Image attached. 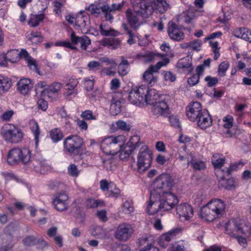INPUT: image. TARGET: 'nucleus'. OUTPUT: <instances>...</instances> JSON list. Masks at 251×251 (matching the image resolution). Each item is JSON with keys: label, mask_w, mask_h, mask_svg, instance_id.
Wrapping results in <instances>:
<instances>
[{"label": "nucleus", "mask_w": 251, "mask_h": 251, "mask_svg": "<svg viewBox=\"0 0 251 251\" xmlns=\"http://www.w3.org/2000/svg\"><path fill=\"white\" fill-rule=\"evenodd\" d=\"M128 100L132 104L140 107L146 104L152 105L155 115H165L168 113L171 98L168 95H159L156 90L141 85L131 89Z\"/></svg>", "instance_id": "f257e3e1"}, {"label": "nucleus", "mask_w": 251, "mask_h": 251, "mask_svg": "<svg viewBox=\"0 0 251 251\" xmlns=\"http://www.w3.org/2000/svg\"><path fill=\"white\" fill-rule=\"evenodd\" d=\"M126 137L124 135H111L104 138H100L99 143L100 149L106 154L115 155L119 152L121 160L128 158L133 151L131 149H126Z\"/></svg>", "instance_id": "f03ea898"}, {"label": "nucleus", "mask_w": 251, "mask_h": 251, "mask_svg": "<svg viewBox=\"0 0 251 251\" xmlns=\"http://www.w3.org/2000/svg\"><path fill=\"white\" fill-rule=\"evenodd\" d=\"M130 2L136 11L127 9L126 14L128 23L134 29L140 25L139 15L146 18L151 15L154 10L153 3L151 0H130Z\"/></svg>", "instance_id": "7ed1b4c3"}, {"label": "nucleus", "mask_w": 251, "mask_h": 251, "mask_svg": "<svg viewBox=\"0 0 251 251\" xmlns=\"http://www.w3.org/2000/svg\"><path fill=\"white\" fill-rule=\"evenodd\" d=\"M225 204L220 199H213L203 206L201 211V217L207 222H213L222 217L225 213Z\"/></svg>", "instance_id": "20e7f679"}, {"label": "nucleus", "mask_w": 251, "mask_h": 251, "mask_svg": "<svg viewBox=\"0 0 251 251\" xmlns=\"http://www.w3.org/2000/svg\"><path fill=\"white\" fill-rule=\"evenodd\" d=\"M31 156V151L28 147L14 148L8 151L7 162L11 166L17 165L21 162L26 165L30 162Z\"/></svg>", "instance_id": "39448f33"}, {"label": "nucleus", "mask_w": 251, "mask_h": 251, "mask_svg": "<svg viewBox=\"0 0 251 251\" xmlns=\"http://www.w3.org/2000/svg\"><path fill=\"white\" fill-rule=\"evenodd\" d=\"M0 135L6 142L17 144L23 140L24 134L22 130L15 125L5 124L1 128Z\"/></svg>", "instance_id": "423d86ee"}, {"label": "nucleus", "mask_w": 251, "mask_h": 251, "mask_svg": "<svg viewBox=\"0 0 251 251\" xmlns=\"http://www.w3.org/2000/svg\"><path fill=\"white\" fill-rule=\"evenodd\" d=\"M173 179L168 174H162L156 178L152 184L153 190L158 192L170 191L173 186Z\"/></svg>", "instance_id": "0eeeda50"}, {"label": "nucleus", "mask_w": 251, "mask_h": 251, "mask_svg": "<svg viewBox=\"0 0 251 251\" xmlns=\"http://www.w3.org/2000/svg\"><path fill=\"white\" fill-rule=\"evenodd\" d=\"M158 193L159 194V201L163 211L170 210L178 203V200L177 196L170 191Z\"/></svg>", "instance_id": "6e6552de"}, {"label": "nucleus", "mask_w": 251, "mask_h": 251, "mask_svg": "<svg viewBox=\"0 0 251 251\" xmlns=\"http://www.w3.org/2000/svg\"><path fill=\"white\" fill-rule=\"evenodd\" d=\"M169 62V58L165 57L156 65L151 66L143 74V79L145 82L151 86L154 85L157 80L156 77L153 75V73L157 72L162 67L165 66Z\"/></svg>", "instance_id": "1a4fd4ad"}, {"label": "nucleus", "mask_w": 251, "mask_h": 251, "mask_svg": "<svg viewBox=\"0 0 251 251\" xmlns=\"http://www.w3.org/2000/svg\"><path fill=\"white\" fill-rule=\"evenodd\" d=\"M82 139L77 135H71L67 137L64 141V150L71 154L78 153L82 145Z\"/></svg>", "instance_id": "9d476101"}, {"label": "nucleus", "mask_w": 251, "mask_h": 251, "mask_svg": "<svg viewBox=\"0 0 251 251\" xmlns=\"http://www.w3.org/2000/svg\"><path fill=\"white\" fill-rule=\"evenodd\" d=\"M152 161L151 153L146 146L141 147L138 154L137 166L141 171H145L151 166Z\"/></svg>", "instance_id": "9b49d317"}, {"label": "nucleus", "mask_w": 251, "mask_h": 251, "mask_svg": "<svg viewBox=\"0 0 251 251\" xmlns=\"http://www.w3.org/2000/svg\"><path fill=\"white\" fill-rule=\"evenodd\" d=\"M182 231L181 228L176 227L162 234L157 240L158 245L163 248H166L169 246V243L175 239Z\"/></svg>", "instance_id": "f8f14e48"}, {"label": "nucleus", "mask_w": 251, "mask_h": 251, "mask_svg": "<svg viewBox=\"0 0 251 251\" xmlns=\"http://www.w3.org/2000/svg\"><path fill=\"white\" fill-rule=\"evenodd\" d=\"M159 194L156 190H151L150 201L147 204L146 210L150 215L157 213L159 210H163L159 201Z\"/></svg>", "instance_id": "ddd939ff"}, {"label": "nucleus", "mask_w": 251, "mask_h": 251, "mask_svg": "<svg viewBox=\"0 0 251 251\" xmlns=\"http://www.w3.org/2000/svg\"><path fill=\"white\" fill-rule=\"evenodd\" d=\"M176 211L181 222H190L194 216L192 207L187 203H182L178 205Z\"/></svg>", "instance_id": "4468645a"}, {"label": "nucleus", "mask_w": 251, "mask_h": 251, "mask_svg": "<svg viewBox=\"0 0 251 251\" xmlns=\"http://www.w3.org/2000/svg\"><path fill=\"white\" fill-rule=\"evenodd\" d=\"M133 232L134 229L131 225L124 223L117 227L115 237L119 240L126 241L131 237Z\"/></svg>", "instance_id": "2eb2a0df"}, {"label": "nucleus", "mask_w": 251, "mask_h": 251, "mask_svg": "<svg viewBox=\"0 0 251 251\" xmlns=\"http://www.w3.org/2000/svg\"><path fill=\"white\" fill-rule=\"evenodd\" d=\"M62 87V84L58 82H53L50 85H47V83L45 81L39 82L36 86L37 90H38L42 94H47L48 96L50 93H58Z\"/></svg>", "instance_id": "dca6fc26"}, {"label": "nucleus", "mask_w": 251, "mask_h": 251, "mask_svg": "<svg viewBox=\"0 0 251 251\" xmlns=\"http://www.w3.org/2000/svg\"><path fill=\"white\" fill-rule=\"evenodd\" d=\"M225 230L229 236H235L238 234L243 233V228L239 219H233L228 221L225 226Z\"/></svg>", "instance_id": "f3484780"}, {"label": "nucleus", "mask_w": 251, "mask_h": 251, "mask_svg": "<svg viewBox=\"0 0 251 251\" xmlns=\"http://www.w3.org/2000/svg\"><path fill=\"white\" fill-rule=\"evenodd\" d=\"M201 104L199 102H193L186 107V112L188 118L192 122L196 121L202 112Z\"/></svg>", "instance_id": "a211bd4d"}, {"label": "nucleus", "mask_w": 251, "mask_h": 251, "mask_svg": "<svg viewBox=\"0 0 251 251\" xmlns=\"http://www.w3.org/2000/svg\"><path fill=\"white\" fill-rule=\"evenodd\" d=\"M90 17L85 12L80 11L76 15V26L79 27L82 33H87L90 27Z\"/></svg>", "instance_id": "6ab92c4d"}, {"label": "nucleus", "mask_w": 251, "mask_h": 251, "mask_svg": "<svg viewBox=\"0 0 251 251\" xmlns=\"http://www.w3.org/2000/svg\"><path fill=\"white\" fill-rule=\"evenodd\" d=\"M68 197L64 193L56 194L52 201L53 204L55 209L59 211H62L67 209V201Z\"/></svg>", "instance_id": "aec40b11"}, {"label": "nucleus", "mask_w": 251, "mask_h": 251, "mask_svg": "<svg viewBox=\"0 0 251 251\" xmlns=\"http://www.w3.org/2000/svg\"><path fill=\"white\" fill-rule=\"evenodd\" d=\"M168 31L170 37L175 41H179L184 38L182 29L174 23H169Z\"/></svg>", "instance_id": "412c9836"}, {"label": "nucleus", "mask_w": 251, "mask_h": 251, "mask_svg": "<svg viewBox=\"0 0 251 251\" xmlns=\"http://www.w3.org/2000/svg\"><path fill=\"white\" fill-rule=\"evenodd\" d=\"M176 67L180 69V71L186 74H189L193 70V67L192 63L191 57H186L180 59L177 63Z\"/></svg>", "instance_id": "4be33fe9"}, {"label": "nucleus", "mask_w": 251, "mask_h": 251, "mask_svg": "<svg viewBox=\"0 0 251 251\" xmlns=\"http://www.w3.org/2000/svg\"><path fill=\"white\" fill-rule=\"evenodd\" d=\"M70 38L73 44L75 46L79 44L81 49L83 50H86L88 46L91 43V41L87 36H83L80 37L77 36L74 31H72Z\"/></svg>", "instance_id": "5701e85b"}, {"label": "nucleus", "mask_w": 251, "mask_h": 251, "mask_svg": "<svg viewBox=\"0 0 251 251\" xmlns=\"http://www.w3.org/2000/svg\"><path fill=\"white\" fill-rule=\"evenodd\" d=\"M198 125L201 128H206L212 125V119L207 110L203 109L199 116Z\"/></svg>", "instance_id": "b1692460"}, {"label": "nucleus", "mask_w": 251, "mask_h": 251, "mask_svg": "<svg viewBox=\"0 0 251 251\" xmlns=\"http://www.w3.org/2000/svg\"><path fill=\"white\" fill-rule=\"evenodd\" d=\"M78 84L76 79L70 78L66 84V92L65 96L67 99H71L75 97L77 93L75 87Z\"/></svg>", "instance_id": "393cba45"}, {"label": "nucleus", "mask_w": 251, "mask_h": 251, "mask_svg": "<svg viewBox=\"0 0 251 251\" xmlns=\"http://www.w3.org/2000/svg\"><path fill=\"white\" fill-rule=\"evenodd\" d=\"M33 85L31 80L27 78L21 79L17 83V90L24 95H27L32 89Z\"/></svg>", "instance_id": "a878e982"}, {"label": "nucleus", "mask_w": 251, "mask_h": 251, "mask_svg": "<svg viewBox=\"0 0 251 251\" xmlns=\"http://www.w3.org/2000/svg\"><path fill=\"white\" fill-rule=\"evenodd\" d=\"M29 165L31 169L41 174L45 173L46 170L48 168L46 162L42 159H33L31 160L29 163Z\"/></svg>", "instance_id": "bb28decb"}, {"label": "nucleus", "mask_w": 251, "mask_h": 251, "mask_svg": "<svg viewBox=\"0 0 251 251\" xmlns=\"http://www.w3.org/2000/svg\"><path fill=\"white\" fill-rule=\"evenodd\" d=\"M233 34L234 36L242 38L251 43V30L247 28H239L235 29Z\"/></svg>", "instance_id": "cd10ccee"}, {"label": "nucleus", "mask_w": 251, "mask_h": 251, "mask_svg": "<svg viewBox=\"0 0 251 251\" xmlns=\"http://www.w3.org/2000/svg\"><path fill=\"white\" fill-rule=\"evenodd\" d=\"M188 165H191L193 168L196 170L200 171L203 170L205 168L204 162L195 159L192 153H191L188 156Z\"/></svg>", "instance_id": "c85d7f7f"}, {"label": "nucleus", "mask_w": 251, "mask_h": 251, "mask_svg": "<svg viewBox=\"0 0 251 251\" xmlns=\"http://www.w3.org/2000/svg\"><path fill=\"white\" fill-rule=\"evenodd\" d=\"M189 245L186 241H179L171 244L167 251H187Z\"/></svg>", "instance_id": "c756f323"}, {"label": "nucleus", "mask_w": 251, "mask_h": 251, "mask_svg": "<svg viewBox=\"0 0 251 251\" xmlns=\"http://www.w3.org/2000/svg\"><path fill=\"white\" fill-rule=\"evenodd\" d=\"M29 126L32 133L34 135L36 146L37 147L39 142V135L40 134L39 126L37 122L33 119L30 120Z\"/></svg>", "instance_id": "7c9ffc66"}, {"label": "nucleus", "mask_w": 251, "mask_h": 251, "mask_svg": "<svg viewBox=\"0 0 251 251\" xmlns=\"http://www.w3.org/2000/svg\"><path fill=\"white\" fill-rule=\"evenodd\" d=\"M12 85V81L9 77L0 75V94L8 91Z\"/></svg>", "instance_id": "2f4dec72"}, {"label": "nucleus", "mask_w": 251, "mask_h": 251, "mask_svg": "<svg viewBox=\"0 0 251 251\" xmlns=\"http://www.w3.org/2000/svg\"><path fill=\"white\" fill-rule=\"evenodd\" d=\"M121 101L119 99L112 98L110 107V113L111 115L116 116L121 111Z\"/></svg>", "instance_id": "473e14b6"}, {"label": "nucleus", "mask_w": 251, "mask_h": 251, "mask_svg": "<svg viewBox=\"0 0 251 251\" xmlns=\"http://www.w3.org/2000/svg\"><path fill=\"white\" fill-rule=\"evenodd\" d=\"M131 126L123 120H118L111 125V129L114 131L121 130L124 131H128L130 130Z\"/></svg>", "instance_id": "72a5a7b5"}, {"label": "nucleus", "mask_w": 251, "mask_h": 251, "mask_svg": "<svg viewBox=\"0 0 251 251\" xmlns=\"http://www.w3.org/2000/svg\"><path fill=\"white\" fill-rule=\"evenodd\" d=\"M100 28L101 34L103 36H117L119 34V32L105 24L101 25Z\"/></svg>", "instance_id": "f704fd0d"}, {"label": "nucleus", "mask_w": 251, "mask_h": 251, "mask_svg": "<svg viewBox=\"0 0 251 251\" xmlns=\"http://www.w3.org/2000/svg\"><path fill=\"white\" fill-rule=\"evenodd\" d=\"M211 162L215 169H220L225 163V157L222 154H216L213 155Z\"/></svg>", "instance_id": "c9c22d12"}, {"label": "nucleus", "mask_w": 251, "mask_h": 251, "mask_svg": "<svg viewBox=\"0 0 251 251\" xmlns=\"http://www.w3.org/2000/svg\"><path fill=\"white\" fill-rule=\"evenodd\" d=\"M44 14L40 13L37 15H32L28 22V25L32 27H36L45 19Z\"/></svg>", "instance_id": "e433bc0d"}, {"label": "nucleus", "mask_w": 251, "mask_h": 251, "mask_svg": "<svg viewBox=\"0 0 251 251\" xmlns=\"http://www.w3.org/2000/svg\"><path fill=\"white\" fill-rule=\"evenodd\" d=\"M153 3L155 9L160 13L166 11L169 6L166 0H154Z\"/></svg>", "instance_id": "4c0bfd02"}, {"label": "nucleus", "mask_w": 251, "mask_h": 251, "mask_svg": "<svg viewBox=\"0 0 251 251\" xmlns=\"http://www.w3.org/2000/svg\"><path fill=\"white\" fill-rule=\"evenodd\" d=\"M90 233L94 236L101 238L105 235V230L101 226L92 225L90 229Z\"/></svg>", "instance_id": "58836bf2"}, {"label": "nucleus", "mask_w": 251, "mask_h": 251, "mask_svg": "<svg viewBox=\"0 0 251 251\" xmlns=\"http://www.w3.org/2000/svg\"><path fill=\"white\" fill-rule=\"evenodd\" d=\"M5 54L7 61L11 63H16L20 60V53L17 50H9Z\"/></svg>", "instance_id": "ea45409f"}, {"label": "nucleus", "mask_w": 251, "mask_h": 251, "mask_svg": "<svg viewBox=\"0 0 251 251\" xmlns=\"http://www.w3.org/2000/svg\"><path fill=\"white\" fill-rule=\"evenodd\" d=\"M125 3V1L121 3L112 4L111 5L104 4L101 6L102 11H119L122 9Z\"/></svg>", "instance_id": "a19ab883"}, {"label": "nucleus", "mask_w": 251, "mask_h": 251, "mask_svg": "<svg viewBox=\"0 0 251 251\" xmlns=\"http://www.w3.org/2000/svg\"><path fill=\"white\" fill-rule=\"evenodd\" d=\"M121 44V40L118 38H111L103 41V45L111 49L118 48Z\"/></svg>", "instance_id": "79ce46f5"}, {"label": "nucleus", "mask_w": 251, "mask_h": 251, "mask_svg": "<svg viewBox=\"0 0 251 251\" xmlns=\"http://www.w3.org/2000/svg\"><path fill=\"white\" fill-rule=\"evenodd\" d=\"M196 17L195 13L192 9H189L184 12L182 16L183 21L187 24L193 23L196 19Z\"/></svg>", "instance_id": "37998d69"}, {"label": "nucleus", "mask_w": 251, "mask_h": 251, "mask_svg": "<svg viewBox=\"0 0 251 251\" xmlns=\"http://www.w3.org/2000/svg\"><path fill=\"white\" fill-rule=\"evenodd\" d=\"M129 64L127 60L124 59L122 57L121 63L118 66V73L121 76L126 75L129 72Z\"/></svg>", "instance_id": "c03bdc74"}, {"label": "nucleus", "mask_w": 251, "mask_h": 251, "mask_svg": "<svg viewBox=\"0 0 251 251\" xmlns=\"http://www.w3.org/2000/svg\"><path fill=\"white\" fill-rule=\"evenodd\" d=\"M28 39L32 44H37L43 41V37L40 32L32 31L30 33Z\"/></svg>", "instance_id": "a18cd8bd"}, {"label": "nucleus", "mask_w": 251, "mask_h": 251, "mask_svg": "<svg viewBox=\"0 0 251 251\" xmlns=\"http://www.w3.org/2000/svg\"><path fill=\"white\" fill-rule=\"evenodd\" d=\"M50 137L53 142H57L60 141L63 137V134L59 128H54L50 131Z\"/></svg>", "instance_id": "49530a36"}, {"label": "nucleus", "mask_w": 251, "mask_h": 251, "mask_svg": "<svg viewBox=\"0 0 251 251\" xmlns=\"http://www.w3.org/2000/svg\"><path fill=\"white\" fill-rule=\"evenodd\" d=\"M159 55L152 51H148L143 54L140 55L141 60L145 62H150L153 61Z\"/></svg>", "instance_id": "de8ad7c7"}, {"label": "nucleus", "mask_w": 251, "mask_h": 251, "mask_svg": "<svg viewBox=\"0 0 251 251\" xmlns=\"http://www.w3.org/2000/svg\"><path fill=\"white\" fill-rule=\"evenodd\" d=\"M103 201L101 200L90 198L85 201V205L88 208H96L98 206L103 205Z\"/></svg>", "instance_id": "09e8293b"}, {"label": "nucleus", "mask_w": 251, "mask_h": 251, "mask_svg": "<svg viewBox=\"0 0 251 251\" xmlns=\"http://www.w3.org/2000/svg\"><path fill=\"white\" fill-rule=\"evenodd\" d=\"M13 246L12 238L10 236H7L6 240L3 242V244L0 248V251H10Z\"/></svg>", "instance_id": "8fccbe9b"}, {"label": "nucleus", "mask_w": 251, "mask_h": 251, "mask_svg": "<svg viewBox=\"0 0 251 251\" xmlns=\"http://www.w3.org/2000/svg\"><path fill=\"white\" fill-rule=\"evenodd\" d=\"M248 236H251L249 234V231L245 232L244 229H243V233L238 234L237 235L233 236V237H235L237 239L239 244L241 246L245 247L247 244V239L246 237Z\"/></svg>", "instance_id": "3c124183"}, {"label": "nucleus", "mask_w": 251, "mask_h": 251, "mask_svg": "<svg viewBox=\"0 0 251 251\" xmlns=\"http://www.w3.org/2000/svg\"><path fill=\"white\" fill-rule=\"evenodd\" d=\"M80 116L82 118L87 120H96L98 118V115L93 114L91 110H86L83 111Z\"/></svg>", "instance_id": "603ef678"}, {"label": "nucleus", "mask_w": 251, "mask_h": 251, "mask_svg": "<svg viewBox=\"0 0 251 251\" xmlns=\"http://www.w3.org/2000/svg\"><path fill=\"white\" fill-rule=\"evenodd\" d=\"M68 175L74 177H77L80 174V171L78 169L77 166L74 164L69 165L67 168Z\"/></svg>", "instance_id": "864d4df0"}, {"label": "nucleus", "mask_w": 251, "mask_h": 251, "mask_svg": "<svg viewBox=\"0 0 251 251\" xmlns=\"http://www.w3.org/2000/svg\"><path fill=\"white\" fill-rule=\"evenodd\" d=\"M140 140V138L139 136L134 135L130 138L129 141L127 143V145L130 147L131 150H133L139 146Z\"/></svg>", "instance_id": "5fc2aeb1"}, {"label": "nucleus", "mask_w": 251, "mask_h": 251, "mask_svg": "<svg viewBox=\"0 0 251 251\" xmlns=\"http://www.w3.org/2000/svg\"><path fill=\"white\" fill-rule=\"evenodd\" d=\"M83 84L87 91L91 90L94 87L95 78L93 76H90L83 79Z\"/></svg>", "instance_id": "6e6d98bb"}, {"label": "nucleus", "mask_w": 251, "mask_h": 251, "mask_svg": "<svg viewBox=\"0 0 251 251\" xmlns=\"http://www.w3.org/2000/svg\"><path fill=\"white\" fill-rule=\"evenodd\" d=\"M122 26L126 31V34L128 35L129 38L127 40L128 44H129V45H132L134 44L135 42V36L134 34L132 31L129 30L127 25L126 24H123Z\"/></svg>", "instance_id": "4d7b16f0"}, {"label": "nucleus", "mask_w": 251, "mask_h": 251, "mask_svg": "<svg viewBox=\"0 0 251 251\" xmlns=\"http://www.w3.org/2000/svg\"><path fill=\"white\" fill-rule=\"evenodd\" d=\"M244 165V163L242 161L235 162L232 163L227 169V173L230 174L232 171H237L241 169Z\"/></svg>", "instance_id": "13d9d810"}, {"label": "nucleus", "mask_w": 251, "mask_h": 251, "mask_svg": "<svg viewBox=\"0 0 251 251\" xmlns=\"http://www.w3.org/2000/svg\"><path fill=\"white\" fill-rule=\"evenodd\" d=\"M27 66L30 70H33L37 73H39V70L37 68V64L36 60L32 57H28L25 61Z\"/></svg>", "instance_id": "bf43d9fd"}, {"label": "nucleus", "mask_w": 251, "mask_h": 251, "mask_svg": "<svg viewBox=\"0 0 251 251\" xmlns=\"http://www.w3.org/2000/svg\"><path fill=\"white\" fill-rule=\"evenodd\" d=\"M190 49L199 51L201 48L202 42L199 39H195L190 42Z\"/></svg>", "instance_id": "052dcab7"}, {"label": "nucleus", "mask_w": 251, "mask_h": 251, "mask_svg": "<svg viewBox=\"0 0 251 251\" xmlns=\"http://www.w3.org/2000/svg\"><path fill=\"white\" fill-rule=\"evenodd\" d=\"M229 63L226 61L222 62L219 66L218 74L221 76H223L225 75L226 72L229 68Z\"/></svg>", "instance_id": "680f3d73"}, {"label": "nucleus", "mask_w": 251, "mask_h": 251, "mask_svg": "<svg viewBox=\"0 0 251 251\" xmlns=\"http://www.w3.org/2000/svg\"><path fill=\"white\" fill-rule=\"evenodd\" d=\"M108 192L111 194V196L117 198L120 195L121 191L114 183L110 182L109 190Z\"/></svg>", "instance_id": "e2e57ef3"}, {"label": "nucleus", "mask_w": 251, "mask_h": 251, "mask_svg": "<svg viewBox=\"0 0 251 251\" xmlns=\"http://www.w3.org/2000/svg\"><path fill=\"white\" fill-rule=\"evenodd\" d=\"M101 67V63L96 61H90L87 64L88 69L90 71H96Z\"/></svg>", "instance_id": "0e129e2a"}, {"label": "nucleus", "mask_w": 251, "mask_h": 251, "mask_svg": "<svg viewBox=\"0 0 251 251\" xmlns=\"http://www.w3.org/2000/svg\"><path fill=\"white\" fill-rule=\"evenodd\" d=\"M88 10L92 14L98 15L100 14L101 12H102L101 6L98 7L97 5L94 4H91L88 8Z\"/></svg>", "instance_id": "69168bd1"}, {"label": "nucleus", "mask_w": 251, "mask_h": 251, "mask_svg": "<svg viewBox=\"0 0 251 251\" xmlns=\"http://www.w3.org/2000/svg\"><path fill=\"white\" fill-rule=\"evenodd\" d=\"M122 209L125 214H129L133 211L134 207L130 202L126 201L123 204Z\"/></svg>", "instance_id": "338daca9"}, {"label": "nucleus", "mask_w": 251, "mask_h": 251, "mask_svg": "<svg viewBox=\"0 0 251 251\" xmlns=\"http://www.w3.org/2000/svg\"><path fill=\"white\" fill-rule=\"evenodd\" d=\"M236 182L233 178H230L225 181L224 186L226 189L231 190L235 187Z\"/></svg>", "instance_id": "774afa93"}]
</instances>
